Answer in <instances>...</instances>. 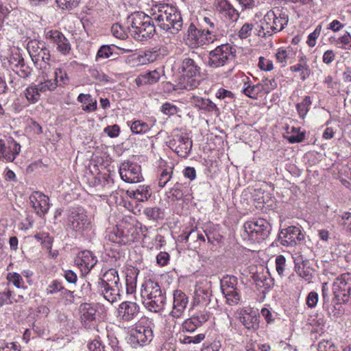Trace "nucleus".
I'll list each match as a JSON object with an SVG mask.
<instances>
[{
	"label": "nucleus",
	"mask_w": 351,
	"mask_h": 351,
	"mask_svg": "<svg viewBox=\"0 0 351 351\" xmlns=\"http://www.w3.org/2000/svg\"><path fill=\"white\" fill-rule=\"evenodd\" d=\"M151 12L157 26L168 36H175L182 30V16L175 4L159 3L154 5Z\"/></svg>",
	"instance_id": "obj_1"
},
{
	"label": "nucleus",
	"mask_w": 351,
	"mask_h": 351,
	"mask_svg": "<svg viewBox=\"0 0 351 351\" xmlns=\"http://www.w3.org/2000/svg\"><path fill=\"white\" fill-rule=\"evenodd\" d=\"M154 16L141 11L134 12L128 16L126 28L134 39L144 41L151 38L156 33Z\"/></svg>",
	"instance_id": "obj_2"
},
{
	"label": "nucleus",
	"mask_w": 351,
	"mask_h": 351,
	"mask_svg": "<svg viewBox=\"0 0 351 351\" xmlns=\"http://www.w3.org/2000/svg\"><path fill=\"white\" fill-rule=\"evenodd\" d=\"M289 16L278 8L269 10L259 21L255 31L256 34L267 38L281 32L287 25Z\"/></svg>",
	"instance_id": "obj_3"
},
{
	"label": "nucleus",
	"mask_w": 351,
	"mask_h": 351,
	"mask_svg": "<svg viewBox=\"0 0 351 351\" xmlns=\"http://www.w3.org/2000/svg\"><path fill=\"white\" fill-rule=\"evenodd\" d=\"M181 77L180 86L185 90H193L198 87L202 77V64L200 60L195 55L184 57L179 66Z\"/></svg>",
	"instance_id": "obj_4"
},
{
	"label": "nucleus",
	"mask_w": 351,
	"mask_h": 351,
	"mask_svg": "<svg viewBox=\"0 0 351 351\" xmlns=\"http://www.w3.org/2000/svg\"><path fill=\"white\" fill-rule=\"evenodd\" d=\"M121 287L118 272L115 269L106 271L96 284L97 291L111 304L120 298Z\"/></svg>",
	"instance_id": "obj_5"
},
{
	"label": "nucleus",
	"mask_w": 351,
	"mask_h": 351,
	"mask_svg": "<svg viewBox=\"0 0 351 351\" xmlns=\"http://www.w3.org/2000/svg\"><path fill=\"white\" fill-rule=\"evenodd\" d=\"M141 295L143 304L149 311L158 312L163 308L166 297L157 282L151 280L145 282Z\"/></svg>",
	"instance_id": "obj_6"
},
{
	"label": "nucleus",
	"mask_w": 351,
	"mask_h": 351,
	"mask_svg": "<svg viewBox=\"0 0 351 351\" xmlns=\"http://www.w3.org/2000/svg\"><path fill=\"white\" fill-rule=\"evenodd\" d=\"M27 50L38 70H45V67L50 66L51 53L44 40L32 39L27 44Z\"/></svg>",
	"instance_id": "obj_7"
},
{
	"label": "nucleus",
	"mask_w": 351,
	"mask_h": 351,
	"mask_svg": "<svg viewBox=\"0 0 351 351\" xmlns=\"http://www.w3.org/2000/svg\"><path fill=\"white\" fill-rule=\"evenodd\" d=\"M236 48L231 44H222L210 51L206 65L212 69H217L231 63L236 58Z\"/></svg>",
	"instance_id": "obj_8"
},
{
	"label": "nucleus",
	"mask_w": 351,
	"mask_h": 351,
	"mask_svg": "<svg viewBox=\"0 0 351 351\" xmlns=\"http://www.w3.org/2000/svg\"><path fill=\"white\" fill-rule=\"evenodd\" d=\"M153 326L154 324L149 319H141L131 330V341L136 342L139 346L149 343L153 338Z\"/></svg>",
	"instance_id": "obj_9"
},
{
	"label": "nucleus",
	"mask_w": 351,
	"mask_h": 351,
	"mask_svg": "<svg viewBox=\"0 0 351 351\" xmlns=\"http://www.w3.org/2000/svg\"><path fill=\"white\" fill-rule=\"evenodd\" d=\"M43 36L49 45L56 47V51L63 56L70 53L71 45L69 39L58 29L45 28Z\"/></svg>",
	"instance_id": "obj_10"
},
{
	"label": "nucleus",
	"mask_w": 351,
	"mask_h": 351,
	"mask_svg": "<svg viewBox=\"0 0 351 351\" xmlns=\"http://www.w3.org/2000/svg\"><path fill=\"white\" fill-rule=\"evenodd\" d=\"M243 228L249 239L254 242L265 240L271 230L268 221H246L243 224Z\"/></svg>",
	"instance_id": "obj_11"
},
{
	"label": "nucleus",
	"mask_w": 351,
	"mask_h": 351,
	"mask_svg": "<svg viewBox=\"0 0 351 351\" xmlns=\"http://www.w3.org/2000/svg\"><path fill=\"white\" fill-rule=\"evenodd\" d=\"M332 293L335 300L351 304V274L345 273L335 278L332 284Z\"/></svg>",
	"instance_id": "obj_12"
},
{
	"label": "nucleus",
	"mask_w": 351,
	"mask_h": 351,
	"mask_svg": "<svg viewBox=\"0 0 351 351\" xmlns=\"http://www.w3.org/2000/svg\"><path fill=\"white\" fill-rule=\"evenodd\" d=\"M237 285V278L234 276L226 275L220 281L221 289L230 305H237L241 301V292Z\"/></svg>",
	"instance_id": "obj_13"
},
{
	"label": "nucleus",
	"mask_w": 351,
	"mask_h": 351,
	"mask_svg": "<svg viewBox=\"0 0 351 351\" xmlns=\"http://www.w3.org/2000/svg\"><path fill=\"white\" fill-rule=\"evenodd\" d=\"M119 172L121 178L128 183H138L143 180L141 167L137 162L124 160L120 165Z\"/></svg>",
	"instance_id": "obj_14"
},
{
	"label": "nucleus",
	"mask_w": 351,
	"mask_h": 351,
	"mask_svg": "<svg viewBox=\"0 0 351 351\" xmlns=\"http://www.w3.org/2000/svg\"><path fill=\"white\" fill-rule=\"evenodd\" d=\"M168 146L181 158H186L191 152L193 147L192 140L186 134L180 133L172 136Z\"/></svg>",
	"instance_id": "obj_15"
},
{
	"label": "nucleus",
	"mask_w": 351,
	"mask_h": 351,
	"mask_svg": "<svg viewBox=\"0 0 351 351\" xmlns=\"http://www.w3.org/2000/svg\"><path fill=\"white\" fill-rule=\"evenodd\" d=\"M169 201L189 200L191 195L190 182L177 180L173 186L165 193Z\"/></svg>",
	"instance_id": "obj_16"
},
{
	"label": "nucleus",
	"mask_w": 351,
	"mask_h": 351,
	"mask_svg": "<svg viewBox=\"0 0 351 351\" xmlns=\"http://www.w3.org/2000/svg\"><path fill=\"white\" fill-rule=\"evenodd\" d=\"M213 6L215 12L224 21L236 22L239 18L240 13L229 0H215Z\"/></svg>",
	"instance_id": "obj_17"
},
{
	"label": "nucleus",
	"mask_w": 351,
	"mask_h": 351,
	"mask_svg": "<svg viewBox=\"0 0 351 351\" xmlns=\"http://www.w3.org/2000/svg\"><path fill=\"white\" fill-rule=\"evenodd\" d=\"M187 34L188 40L195 47H202L215 42L212 36L206 33L204 28H199L193 23L188 27Z\"/></svg>",
	"instance_id": "obj_18"
},
{
	"label": "nucleus",
	"mask_w": 351,
	"mask_h": 351,
	"mask_svg": "<svg viewBox=\"0 0 351 351\" xmlns=\"http://www.w3.org/2000/svg\"><path fill=\"white\" fill-rule=\"evenodd\" d=\"M21 145L12 138L0 139V160L12 162L21 152Z\"/></svg>",
	"instance_id": "obj_19"
},
{
	"label": "nucleus",
	"mask_w": 351,
	"mask_h": 351,
	"mask_svg": "<svg viewBox=\"0 0 351 351\" xmlns=\"http://www.w3.org/2000/svg\"><path fill=\"white\" fill-rule=\"evenodd\" d=\"M236 317L248 330H256L259 327V316L257 312L251 308H243L237 310Z\"/></svg>",
	"instance_id": "obj_20"
},
{
	"label": "nucleus",
	"mask_w": 351,
	"mask_h": 351,
	"mask_svg": "<svg viewBox=\"0 0 351 351\" xmlns=\"http://www.w3.org/2000/svg\"><path fill=\"white\" fill-rule=\"evenodd\" d=\"M82 325L86 328H94L100 320V315L95 307L90 304H83L80 308Z\"/></svg>",
	"instance_id": "obj_21"
},
{
	"label": "nucleus",
	"mask_w": 351,
	"mask_h": 351,
	"mask_svg": "<svg viewBox=\"0 0 351 351\" xmlns=\"http://www.w3.org/2000/svg\"><path fill=\"white\" fill-rule=\"evenodd\" d=\"M30 203L34 212L43 217L48 212L50 204L49 198L41 192L35 191L29 197Z\"/></svg>",
	"instance_id": "obj_22"
},
{
	"label": "nucleus",
	"mask_w": 351,
	"mask_h": 351,
	"mask_svg": "<svg viewBox=\"0 0 351 351\" xmlns=\"http://www.w3.org/2000/svg\"><path fill=\"white\" fill-rule=\"evenodd\" d=\"M188 304V295L181 290H175L173 293V306L170 315L176 318L180 317Z\"/></svg>",
	"instance_id": "obj_23"
},
{
	"label": "nucleus",
	"mask_w": 351,
	"mask_h": 351,
	"mask_svg": "<svg viewBox=\"0 0 351 351\" xmlns=\"http://www.w3.org/2000/svg\"><path fill=\"white\" fill-rule=\"evenodd\" d=\"M140 307L136 302H123L119 306L118 317L122 322L133 321L138 315Z\"/></svg>",
	"instance_id": "obj_24"
},
{
	"label": "nucleus",
	"mask_w": 351,
	"mask_h": 351,
	"mask_svg": "<svg viewBox=\"0 0 351 351\" xmlns=\"http://www.w3.org/2000/svg\"><path fill=\"white\" fill-rule=\"evenodd\" d=\"M189 102L196 108L211 114H219V109L217 105L208 98L193 95L190 97Z\"/></svg>",
	"instance_id": "obj_25"
},
{
	"label": "nucleus",
	"mask_w": 351,
	"mask_h": 351,
	"mask_svg": "<svg viewBox=\"0 0 351 351\" xmlns=\"http://www.w3.org/2000/svg\"><path fill=\"white\" fill-rule=\"evenodd\" d=\"M280 237L282 245H294L304 239V235L299 227L291 226L281 230Z\"/></svg>",
	"instance_id": "obj_26"
},
{
	"label": "nucleus",
	"mask_w": 351,
	"mask_h": 351,
	"mask_svg": "<svg viewBox=\"0 0 351 351\" xmlns=\"http://www.w3.org/2000/svg\"><path fill=\"white\" fill-rule=\"evenodd\" d=\"M164 69L158 68L152 71L141 73L135 79V83L138 86L143 85H152L158 82L160 77L164 75Z\"/></svg>",
	"instance_id": "obj_27"
},
{
	"label": "nucleus",
	"mask_w": 351,
	"mask_h": 351,
	"mask_svg": "<svg viewBox=\"0 0 351 351\" xmlns=\"http://www.w3.org/2000/svg\"><path fill=\"white\" fill-rule=\"evenodd\" d=\"M75 262L82 271L88 272L97 264V259L91 252L85 250L79 253Z\"/></svg>",
	"instance_id": "obj_28"
},
{
	"label": "nucleus",
	"mask_w": 351,
	"mask_h": 351,
	"mask_svg": "<svg viewBox=\"0 0 351 351\" xmlns=\"http://www.w3.org/2000/svg\"><path fill=\"white\" fill-rule=\"evenodd\" d=\"M48 69L49 67H45V70H38L40 80L38 81L37 86H39V90L43 93L47 91L52 92L58 87V84L56 83L54 78H49Z\"/></svg>",
	"instance_id": "obj_29"
},
{
	"label": "nucleus",
	"mask_w": 351,
	"mask_h": 351,
	"mask_svg": "<svg viewBox=\"0 0 351 351\" xmlns=\"http://www.w3.org/2000/svg\"><path fill=\"white\" fill-rule=\"evenodd\" d=\"M242 93L245 96L254 99H256L259 96L263 95L259 82L254 84L248 77H246V81H243Z\"/></svg>",
	"instance_id": "obj_30"
},
{
	"label": "nucleus",
	"mask_w": 351,
	"mask_h": 351,
	"mask_svg": "<svg viewBox=\"0 0 351 351\" xmlns=\"http://www.w3.org/2000/svg\"><path fill=\"white\" fill-rule=\"evenodd\" d=\"M121 223L117 224L112 230L108 234V239L113 243L123 244L125 243L124 238L125 237V228L128 226L127 221H121Z\"/></svg>",
	"instance_id": "obj_31"
},
{
	"label": "nucleus",
	"mask_w": 351,
	"mask_h": 351,
	"mask_svg": "<svg viewBox=\"0 0 351 351\" xmlns=\"http://www.w3.org/2000/svg\"><path fill=\"white\" fill-rule=\"evenodd\" d=\"M35 83H31L23 90V95L29 104L38 103L41 97L42 91H40L39 86Z\"/></svg>",
	"instance_id": "obj_32"
},
{
	"label": "nucleus",
	"mask_w": 351,
	"mask_h": 351,
	"mask_svg": "<svg viewBox=\"0 0 351 351\" xmlns=\"http://www.w3.org/2000/svg\"><path fill=\"white\" fill-rule=\"evenodd\" d=\"M127 194L130 197L134 198L138 202H144L151 197L152 192L149 186L140 185L136 190L127 191Z\"/></svg>",
	"instance_id": "obj_33"
},
{
	"label": "nucleus",
	"mask_w": 351,
	"mask_h": 351,
	"mask_svg": "<svg viewBox=\"0 0 351 351\" xmlns=\"http://www.w3.org/2000/svg\"><path fill=\"white\" fill-rule=\"evenodd\" d=\"M173 166L161 167L158 171V186L164 188L172 179H173Z\"/></svg>",
	"instance_id": "obj_34"
},
{
	"label": "nucleus",
	"mask_w": 351,
	"mask_h": 351,
	"mask_svg": "<svg viewBox=\"0 0 351 351\" xmlns=\"http://www.w3.org/2000/svg\"><path fill=\"white\" fill-rule=\"evenodd\" d=\"M341 300H335L334 298L332 303H330V302L323 303V308L327 312V315L329 317H339L343 315L344 312L341 305Z\"/></svg>",
	"instance_id": "obj_35"
},
{
	"label": "nucleus",
	"mask_w": 351,
	"mask_h": 351,
	"mask_svg": "<svg viewBox=\"0 0 351 351\" xmlns=\"http://www.w3.org/2000/svg\"><path fill=\"white\" fill-rule=\"evenodd\" d=\"M77 100L83 104L82 110L85 112H94L97 109V100L90 94L80 93Z\"/></svg>",
	"instance_id": "obj_36"
},
{
	"label": "nucleus",
	"mask_w": 351,
	"mask_h": 351,
	"mask_svg": "<svg viewBox=\"0 0 351 351\" xmlns=\"http://www.w3.org/2000/svg\"><path fill=\"white\" fill-rule=\"evenodd\" d=\"M329 41L339 49L343 50H350L351 45V35L348 32L339 37L335 36H330Z\"/></svg>",
	"instance_id": "obj_37"
},
{
	"label": "nucleus",
	"mask_w": 351,
	"mask_h": 351,
	"mask_svg": "<svg viewBox=\"0 0 351 351\" xmlns=\"http://www.w3.org/2000/svg\"><path fill=\"white\" fill-rule=\"evenodd\" d=\"M202 27L206 31V33L210 36L215 41L218 39L217 32L218 26L217 23L215 19L205 16L202 19Z\"/></svg>",
	"instance_id": "obj_38"
},
{
	"label": "nucleus",
	"mask_w": 351,
	"mask_h": 351,
	"mask_svg": "<svg viewBox=\"0 0 351 351\" xmlns=\"http://www.w3.org/2000/svg\"><path fill=\"white\" fill-rule=\"evenodd\" d=\"M23 60L24 58L23 56L20 53H16L4 58L2 62L4 67L15 71V70L18 69L19 66L21 65Z\"/></svg>",
	"instance_id": "obj_39"
},
{
	"label": "nucleus",
	"mask_w": 351,
	"mask_h": 351,
	"mask_svg": "<svg viewBox=\"0 0 351 351\" xmlns=\"http://www.w3.org/2000/svg\"><path fill=\"white\" fill-rule=\"evenodd\" d=\"M295 271L298 275L305 280L310 282L313 278L311 269L308 266V261H302L301 263H296Z\"/></svg>",
	"instance_id": "obj_40"
},
{
	"label": "nucleus",
	"mask_w": 351,
	"mask_h": 351,
	"mask_svg": "<svg viewBox=\"0 0 351 351\" xmlns=\"http://www.w3.org/2000/svg\"><path fill=\"white\" fill-rule=\"evenodd\" d=\"M290 71L293 73H300V79L302 81H305L307 80L311 73V68L308 64L305 63H297L293 64L289 67Z\"/></svg>",
	"instance_id": "obj_41"
},
{
	"label": "nucleus",
	"mask_w": 351,
	"mask_h": 351,
	"mask_svg": "<svg viewBox=\"0 0 351 351\" xmlns=\"http://www.w3.org/2000/svg\"><path fill=\"white\" fill-rule=\"evenodd\" d=\"M312 100L310 96H305L300 102L295 105V108L300 119H304L310 110Z\"/></svg>",
	"instance_id": "obj_42"
},
{
	"label": "nucleus",
	"mask_w": 351,
	"mask_h": 351,
	"mask_svg": "<svg viewBox=\"0 0 351 351\" xmlns=\"http://www.w3.org/2000/svg\"><path fill=\"white\" fill-rule=\"evenodd\" d=\"M54 79L57 84H58V86L61 88H64L69 84L70 78L64 70V69L61 67L56 68L54 70Z\"/></svg>",
	"instance_id": "obj_43"
},
{
	"label": "nucleus",
	"mask_w": 351,
	"mask_h": 351,
	"mask_svg": "<svg viewBox=\"0 0 351 351\" xmlns=\"http://www.w3.org/2000/svg\"><path fill=\"white\" fill-rule=\"evenodd\" d=\"M130 130L133 134H143L147 132L150 130V126L145 122L141 120H136L130 122L128 121Z\"/></svg>",
	"instance_id": "obj_44"
},
{
	"label": "nucleus",
	"mask_w": 351,
	"mask_h": 351,
	"mask_svg": "<svg viewBox=\"0 0 351 351\" xmlns=\"http://www.w3.org/2000/svg\"><path fill=\"white\" fill-rule=\"evenodd\" d=\"M259 83L263 94H269L278 86L277 80L273 77L263 78Z\"/></svg>",
	"instance_id": "obj_45"
},
{
	"label": "nucleus",
	"mask_w": 351,
	"mask_h": 351,
	"mask_svg": "<svg viewBox=\"0 0 351 351\" xmlns=\"http://www.w3.org/2000/svg\"><path fill=\"white\" fill-rule=\"evenodd\" d=\"M60 291L63 295L73 296V292L65 289L62 283L57 280H53L47 289V294H54Z\"/></svg>",
	"instance_id": "obj_46"
},
{
	"label": "nucleus",
	"mask_w": 351,
	"mask_h": 351,
	"mask_svg": "<svg viewBox=\"0 0 351 351\" xmlns=\"http://www.w3.org/2000/svg\"><path fill=\"white\" fill-rule=\"evenodd\" d=\"M69 219H85L87 217L86 212L82 206H73L67 211Z\"/></svg>",
	"instance_id": "obj_47"
},
{
	"label": "nucleus",
	"mask_w": 351,
	"mask_h": 351,
	"mask_svg": "<svg viewBox=\"0 0 351 351\" xmlns=\"http://www.w3.org/2000/svg\"><path fill=\"white\" fill-rule=\"evenodd\" d=\"M292 56V50L291 49H279L276 53V58L278 62L281 63L282 66L286 65L289 61Z\"/></svg>",
	"instance_id": "obj_48"
},
{
	"label": "nucleus",
	"mask_w": 351,
	"mask_h": 351,
	"mask_svg": "<svg viewBox=\"0 0 351 351\" xmlns=\"http://www.w3.org/2000/svg\"><path fill=\"white\" fill-rule=\"evenodd\" d=\"M114 46L104 45L99 47L97 51L95 60L99 61L102 59H107L113 54Z\"/></svg>",
	"instance_id": "obj_49"
},
{
	"label": "nucleus",
	"mask_w": 351,
	"mask_h": 351,
	"mask_svg": "<svg viewBox=\"0 0 351 351\" xmlns=\"http://www.w3.org/2000/svg\"><path fill=\"white\" fill-rule=\"evenodd\" d=\"M210 313L206 308L202 311H199L195 315H192L191 317L199 326H202L210 318Z\"/></svg>",
	"instance_id": "obj_50"
},
{
	"label": "nucleus",
	"mask_w": 351,
	"mask_h": 351,
	"mask_svg": "<svg viewBox=\"0 0 351 351\" xmlns=\"http://www.w3.org/2000/svg\"><path fill=\"white\" fill-rule=\"evenodd\" d=\"M322 29V23L317 25L313 32L308 34L306 44L310 47H313L317 43V39L320 36Z\"/></svg>",
	"instance_id": "obj_51"
},
{
	"label": "nucleus",
	"mask_w": 351,
	"mask_h": 351,
	"mask_svg": "<svg viewBox=\"0 0 351 351\" xmlns=\"http://www.w3.org/2000/svg\"><path fill=\"white\" fill-rule=\"evenodd\" d=\"M215 96L219 99L224 100L226 103H230L235 99L234 94L232 92L223 88L217 90Z\"/></svg>",
	"instance_id": "obj_52"
},
{
	"label": "nucleus",
	"mask_w": 351,
	"mask_h": 351,
	"mask_svg": "<svg viewBox=\"0 0 351 351\" xmlns=\"http://www.w3.org/2000/svg\"><path fill=\"white\" fill-rule=\"evenodd\" d=\"M253 197L258 204H265L271 198V194L266 193L262 189H257L254 190Z\"/></svg>",
	"instance_id": "obj_53"
},
{
	"label": "nucleus",
	"mask_w": 351,
	"mask_h": 351,
	"mask_svg": "<svg viewBox=\"0 0 351 351\" xmlns=\"http://www.w3.org/2000/svg\"><path fill=\"white\" fill-rule=\"evenodd\" d=\"M145 214L149 219H162L164 217L162 210L158 207L147 208Z\"/></svg>",
	"instance_id": "obj_54"
},
{
	"label": "nucleus",
	"mask_w": 351,
	"mask_h": 351,
	"mask_svg": "<svg viewBox=\"0 0 351 351\" xmlns=\"http://www.w3.org/2000/svg\"><path fill=\"white\" fill-rule=\"evenodd\" d=\"M211 293L208 291L199 289L195 291L194 304L210 300Z\"/></svg>",
	"instance_id": "obj_55"
},
{
	"label": "nucleus",
	"mask_w": 351,
	"mask_h": 351,
	"mask_svg": "<svg viewBox=\"0 0 351 351\" xmlns=\"http://www.w3.org/2000/svg\"><path fill=\"white\" fill-rule=\"evenodd\" d=\"M7 280L12 282L16 288H24V282L21 276L16 272L8 273Z\"/></svg>",
	"instance_id": "obj_56"
},
{
	"label": "nucleus",
	"mask_w": 351,
	"mask_h": 351,
	"mask_svg": "<svg viewBox=\"0 0 351 351\" xmlns=\"http://www.w3.org/2000/svg\"><path fill=\"white\" fill-rule=\"evenodd\" d=\"M81 0H56L60 8L62 10H71L78 6Z\"/></svg>",
	"instance_id": "obj_57"
},
{
	"label": "nucleus",
	"mask_w": 351,
	"mask_h": 351,
	"mask_svg": "<svg viewBox=\"0 0 351 351\" xmlns=\"http://www.w3.org/2000/svg\"><path fill=\"white\" fill-rule=\"evenodd\" d=\"M255 29L252 23H245L239 31L238 36L241 39L247 38L252 35V31Z\"/></svg>",
	"instance_id": "obj_58"
},
{
	"label": "nucleus",
	"mask_w": 351,
	"mask_h": 351,
	"mask_svg": "<svg viewBox=\"0 0 351 351\" xmlns=\"http://www.w3.org/2000/svg\"><path fill=\"white\" fill-rule=\"evenodd\" d=\"M32 68L29 66L25 63V60H23L21 65L19 66L18 69H16V73L21 78L27 79L28 78L32 73Z\"/></svg>",
	"instance_id": "obj_59"
},
{
	"label": "nucleus",
	"mask_w": 351,
	"mask_h": 351,
	"mask_svg": "<svg viewBox=\"0 0 351 351\" xmlns=\"http://www.w3.org/2000/svg\"><path fill=\"white\" fill-rule=\"evenodd\" d=\"M160 111L165 115L173 116L177 114L178 111V107L169 102H165L160 108Z\"/></svg>",
	"instance_id": "obj_60"
},
{
	"label": "nucleus",
	"mask_w": 351,
	"mask_h": 351,
	"mask_svg": "<svg viewBox=\"0 0 351 351\" xmlns=\"http://www.w3.org/2000/svg\"><path fill=\"white\" fill-rule=\"evenodd\" d=\"M258 66L261 70L265 71H270L274 69L273 62L263 56L258 58Z\"/></svg>",
	"instance_id": "obj_61"
},
{
	"label": "nucleus",
	"mask_w": 351,
	"mask_h": 351,
	"mask_svg": "<svg viewBox=\"0 0 351 351\" xmlns=\"http://www.w3.org/2000/svg\"><path fill=\"white\" fill-rule=\"evenodd\" d=\"M182 332H193L200 326L197 325L195 322L191 317L186 319L182 325Z\"/></svg>",
	"instance_id": "obj_62"
},
{
	"label": "nucleus",
	"mask_w": 351,
	"mask_h": 351,
	"mask_svg": "<svg viewBox=\"0 0 351 351\" xmlns=\"http://www.w3.org/2000/svg\"><path fill=\"white\" fill-rule=\"evenodd\" d=\"M276 269L280 276H284L286 267V259L284 256L279 255L276 258Z\"/></svg>",
	"instance_id": "obj_63"
},
{
	"label": "nucleus",
	"mask_w": 351,
	"mask_h": 351,
	"mask_svg": "<svg viewBox=\"0 0 351 351\" xmlns=\"http://www.w3.org/2000/svg\"><path fill=\"white\" fill-rule=\"evenodd\" d=\"M318 351H336L334 343L328 340H322L318 343Z\"/></svg>",
	"instance_id": "obj_64"
}]
</instances>
